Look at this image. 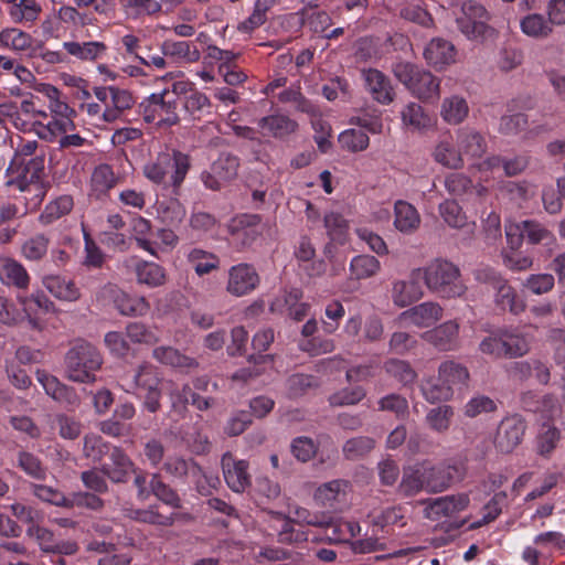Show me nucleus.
Segmentation results:
<instances>
[{
  "label": "nucleus",
  "instance_id": "nucleus-5",
  "mask_svg": "<svg viewBox=\"0 0 565 565\" xmlns=\"http://www.w3.org/2000/svg\"><path fill=\"white\" fill-rule=\"evenodd\" d=\"M102 364L100 352L95 345L84 340L77 341L65 356L67 377L73 382H95V373L102 367Z\"/></svg>",
  "mask_w": 565,
  "mask_h": 565
},
{
  "label": "nucleus",
  "instance_id": "nucleus-7",
  "mask_svg": "<svg viewBox=\"0 0 565 565\" xmlns=\"http://www.w3.org/2000/svg\"><path fill=\"white\" fill-rule=\"evenodd\" d=\"M297 522L282 513H273V519L277 523V536L280 543L299 544L302 542H318L320 537L310 530L305 529L306 525L324 526V522L316 514H311L305 508H297L295 511Z\"/></svg>",
  "mask_w": 565,
  "mask_h": 565
},
{
  "label": "nucleus",
  "instance_id": "nucleus-1",
  "mask_svg": "<svg viewBox=\"0 0 565 565\" xmlns=\"http://www.w3.org/2000/svg\"><path fill=\"white\" fill-rule=\"evenodd\" d=\"M43 172V157L28 160L13 157L7 169L6 186L14 188L23 193V215L36 211L46 195V188L42 181Z\"/></svg>",
  "mask_w": 565,
  "mask_h": 565
},
{
  "label": "nucleus",
  "instance_id": "nucleus-3",
  "mask_svg": "<svg viewBox=\"0 0 565 565\" xmlns=\"http://www.w3.org/2000/svg\"><path fill=\"white\" fill-rule=\"evenodd\" d=\"M186 85L177 84L148 96L141 104V114L146 122L169 128L180 122V94Z\"/></svg>",
  "mask_w": 565,
  "mask_h": 565
},
{
  "label": "nucleus",
  "instance_id": "nucleus-55",
  "mask_svg": "<svg viewBox=\"0 0 565 565\" xmlns=\"http://www.w3.org/2000/svg\"><path fill=\"white\" fill-rule=\"evenodd\" d=\"M504 358H520L530 351V343L525 335L515 330H502Z\"/></svg>",
  "mask_w": 565,
  "mask_h": 565
},
{
  "label": "nucleus",
  "instance_id": "nucleus-62",
  "mask_svg": "<svg viewBox=\"0 0 565 565\" xmlns=\"http://www.w3.org/2000/svg\"><path fill=\"white\" fill-rule=\"evenodd\" d=\"M338 141L342 149L350 152L364 151L370 145L367 134L361 129L350 128L339 135Z\"/></svg>",
  "mask_w": 565,
  "mask_h": 565
},
{
  "label": "nucleus",
  "instance_id": "nucleus-38",
  "mask_svg": "<svg viewBox=\"0 0 565 565\" xmlns=\"http://www.w3.org/2000/svg\"><path fill=\"white\" fill-rule=\"evenodd\" d=\"M177 84L186 85L184 89L185 92L180 94V105H183L185 113L191 116H195L210 107L209 97L204 93L198 90L192 82L177 81Z\"/></svg>",
  "mask_w": 565,
  "mask_h": 565
},
{
  "label": "nucleus",
  "instance_id": "nucleus-15",
  "mask_svg": "<svg viewBox=\"0 0 565 565\" xmlns=\"http://www.w3.org/2000/svg\"><path fill=\"white\" fill-rule=\"evenodd\" d=\"M262 217L258 214H241L228 224L231 242L239 248L250 246L260 235Z\"/></svg>",
  "mask_w": 565,
  "mask_h": 565
},
{
  "label": "nucleus",
  "instance_id": "nucleus-56",
  "mask_svg": "<svg viewBox=\"0 0 565 565\" xmlns=\"http://www.w3.org/2000/svg\"><path fill=\"white\" fill-rule=\"evenodd\" d=\"M383 369L388 376L404 386L412 385L417 379L415 370L404 360L388 359L384 362Z\"/></svg>",
  "mask_w": 565,
  "mask_h": 565
},
{
  "label": "nucleus",
  "instance_id": "nucleus-22",
  "mask_svg": "<svg viewBox=\"0 0 565 565\" xmlns=\"http://www.w3.org/2000/svg\"><path fill=\"white\" fill-rule=\"evenodd\" d=\"M422 278V268L412 270L409 279L395 280L392 287V299L395 306L405 308L417 301L423 296L419 279Z\"/></svg>",
  "mask_w": 565,
  "mask_h": 565
},
{
  "label": "nucleus",
  "instance_id": "nucleus-12",
  "mask_svg": "<svg viewBox=\"0 0 565 565\" xmlns=\"http://www.w3.org/2000/svg\"><path fill=\"white\" fill-rule=\"evenodd\" d=\"M96 99L104 106V122H113L135 104L130 92L117 86H96L93 88Z\"/></svg>",
  "mask_w": 565,
  "mask_h": 565
},
{
  "label": "nucleus",
  "instance_id": "nucleus-34",
  "mask_svg": "<svg viewBox=\"0 0 565 565\" xmlns=\"http://www.w3.org/2000/svg\"><path fill=\"white\" fill-rule=\"evenodd\" d=\"M196 461L193 458H184L182 456H168L161 467L169 477L180 483L185 484L190 477H193Z\"/></svg>",
  "mask_w": 565,
  "mask_h": 565
},
{
  "label": "nucleus",
  "instance_id": "nucleus-44",
  "mask_svg": "<svg viewBox=\"0 0 565 565\" xmlns=\"http://www.w3.org/2000/svg\"><path fill=\"white\" fill-rule=\"evenodd\" d=\"M1 33V49H8L13 52L31 51L33 38L30 33L15 28H4Z\"/></svg>",
  "mask_w": 565,
  "mask_h": 565
},
{
  "label": "nucleus",
  "instance_id": "nucleus-19",
  "mask_svg": "<svg viewBox=\"0 0 565 565\" xmlns=\"http://www.w3.org/2000/svg\"><path fill=\"white\" fill-rule=\"evenodd\" d=\"M259 282V276L253 265L242 263L228 270L227 291L241 297L253 291Z\"/></svg>",
  "mask_w": 565,
  "mask_h": 565
},
{
  "label": "nucleus",
  "instance_id": "nucleus-2",
  "mask_svg": "<svg viewBox=\"0 0 565 565\" xmlns=\"http://www.w3.org/2000/svg\"><path fill=\"white\" fill-rule=\"evenodd\" d=\"M191 168L189 154L179 150L160 152L153 160L143 166V175L152 183L171 189L179 195L180 188Z\"/></svg>",
  "mask_w": 565,
  "mask_h": 565
},
{
  "label": "nucleus",
  "instance_id": "nucleus-41",
  "mask_svg": "<svg viewBox=\"0 0 565 565\" xmlns=\"http://www.w3.org/2000/svg\"><path fill=\"white\" fill-rule=\"evenodd\" d=\"M73 207L74 200L72 195H60L45 205L44 210L40 214V222L44 225H50L61 217L70 214Z\"/></svg>",
  "mask_w": 565,
  "mask_h": 565
},
{
  "label": "nucleus",
  "instance_id": "nucleus-48",
  "mask_svg": "<svg viewBox=\"0 0 565 565\" xmlns=\"http://www.w3.org/2000/svg\"><path fill=\"white\" fill-rule=\"evenodd\" d=\"M49 245L50 237L44 233H36L22 243L21 256L29 262H41L47 255Z\"/></svg>",
  "mask_w": 565,
  "mask_h": 565
},
{
  "label": "nucleus",
  "instance_id": "nucleus-28",
  "mask_svg": "<svg viewBox=\"0 0 565 565\" xmlns=\"http://www.w3.org/2000/svg\"><path fill=\"white\" fill-rule=\"evenodd\" d=\"M152 358L163 365L184 373H189L199 366V362L194 358L185 355L172 347L161 345L154 348Z\"/></svg>",
  "mask_w": 565,
  "mask_h": 565
},
{
  "label": "nucleus",
  "instance_id": "nucleus-53",
  "mask_svg": "<svg viewBox=\"0 0 565 565\" xmlns=\"http://www.w3.org/2000/svg\"><path fill=\"white\" fill-rule=\"evenodd\" d=\"M436 162L449 169H459L463 164L460 150H457L451 139L440 140L434 150Z\"/></svg>",
  "mask_w": 565,
  "mask_h": 565
},
{
  "label": "nucleus",
  "instance_id": "nucleus-59",
  "mask_svg": "<svg viewBox=\"0 0 565 565\" xmlns=\"http://www.w3.org/2000/svg\"><path fill=\"white\" fill-rule=\"evenodd\" d=\"M381 268L379 259L371 255H358L351 259L350 274L358 280L370 278Z\"/></svg>",
  "mask_w": 565,
  "mask_h": 565
},
{
  "label": "nucleus",
  "instance_id": "nucleus-40",
  "mask_svg": "<svg viewBox=\"0 0 565 565\" xmlns=\"http://www.w3.org/2000/svg\"><path fill=\"white\" fill-rule=\"evenodd\" d=\"M63 47L66 52L82 61L93 62L105 55L107 46L103 42H64Z\"/></svg>",
  "mask_w": 565,
  "mask_h": 565
},
{
  "label": "nucleus",
  "instance_id": "nucleus-17",
  "mask_svg": "<svg viewBox=\"0 0 565 565\" xmlns=\"http://www.w3.org/2000/svg\"><path fill=\"white\" fill-rule=\"evenodd\" d=\"M221 465L225 482L232 491L243 493L250 487L252 480L246 460H238L231 452H226L222 456Z\"/></svg>",
  "mask_w": 565,
  "mask_h": 565
},
{
  "label": "nucleus",
  "instance_id": "nucleus-46",
  "mask_svg": "<svg viewBox=\"0 0 565 565\" xmlns=\"http://www.w3.org/2000/svg\"><path fill=\"white\" fill-rule=\"evenodd\" d=\"M495 290V303L502 310H509L515 316L524 311V300L518 296L514 288L510 286L507 280L500 282Z\"/></svg>",
  "mask_w": 565,
  "mask_h": 565
},
{
  "label": "nucleus",
  "instance_id": "nucleus-47",
  "mask_svg": "<svg viewBox=\"0 0 565 565\" xmlns=\"http://www.w3.org/2000/svg\"><path fill=\"white\" fill-rule=\"evenodd\" d=\"M524 238L530 244H543L552 250L556 246V238L541 223L532 220H526L520 223Z\"/></svg>",
  "mask_w": 565,
  "mask_h": 565
},
{
  "label": "nucleus",
  "instance_id": "nucleus-50",
  "mask_svg": "<svg viewBox=\"0 0 565 565\" xmlns=\"http://www.w3.org/2000/svg\"><path fill=\"white\" fill-rule=\"evenodd\" d=\"M439 379L445 381L451 388L466 385L469 380L468 369L454 360L443 362L438 367Z\"/></svg>",
  "mask_w": 565,
  "mask_h": 565
},
{
  "label": "nucleus",
  "instance_id": "nucleus-8",
  "mask_svg": "<svg viewBox=\"0 0 565 565\" xmlns=\"http://www.w3.org/2000/svg\"><path fill=\"white\" fill-rule=\"evenodd\" d=\"M394 74L417 98L433 100L439 97L440 81L429 71L408 62H401L394 66Z\"/></svg>",
  "mask_w": 565,
  "mask_h": 565
},
{
  "label": "nucleus",
  "instance_id": "nucleus-61",
  "mask_svg": "<svg viewBox=\"0 0 565 565\" xmlns=\"http://www.w3.org/2000/svg\"><path fill=\"white\" fill-rule=\"evenodd\" d=\"M454 414L450 405H440L428 411L426 423L431 430L443 434L449 429Z\"/></svg>",
  "mask_w": 565,
  "mask_h": 565
},
{
  "label": "nucleus",
  "instance_id": "nucleus-54",
  "mask_svg": "<svg viewBox=\"0 0 565 565\" xmlns=\"http://www.w3.org/2000/svg\"><path fill=\"white\" fill-rule=\"evenodd\" d=\"M186 258L199 276L206 275L217 269L220 265V258L215 254L201 248H192L188 253Z\"/></svg>",
  "mask_w": 565,
  "mask_h": 565
},
{
  "label": "nucleus",
  "instance_id": "nucleus-16",
  "mask_svg": "<svg viewBox=\"0 0 565 565\" xmlns=\"http://www.w3.org/2000/svg\"><path fill=\"white\" fill-rule=\"evenodd\" d=\"M424 503L426 504L424 510L425 516L433 521H439L443 518H452L466 510L470 499L466 493H458L428 499Z\"/></svg>",
  "mask_w": 565,
  "mask_h": 565
},
{
  "label": "nucleus",
  "instance_id": "nucleus-18",
  "mask_svg": "<svg viewBox=\"0 0 565 565\" xmlns=\"http://www.w3.org/2000/svg\"><path fill=\"white\" fill-rule=\"evenodd\" d=\"M365 90L373 100L381 105H390L395 98L391 78L376 68L362 71Z\"/></svg>",
  "mask_w": 565,
  "mask_h": 565
},
{
  "label": "nucleus",
  "instance_id": "nucleus-37",
  "mask_svg": "<svg viewBox=\"0 0 565 565\" xmlns=\"http://www.w3.org/2000/svg\"><path fill=\"white\" fill-rule=\"evenodd\" d=\"M457 143L461 156L480 158L487 151L484 137L473 129H460L457 134Z\"/></svg>",
  "mask_w": 565,
  "mask_h": 565
},
{
  "label": "nucleus",
  "instance_id": "nucleus-42",
  "mask_svg": "<svg viewBox=\"0 0 565 565\" xmlns=\"http://www.w3.org/2000/svg\"><path fill=\"white\" fill-rule=\"evenodd\" d=\"M395 211V227L402 233H412L420 223V217L417 210L405 201H397L394 206Z\"/></svg>",
  "mask_w": 565,
  "mask_h": 565
},
{
  "label": "nucleus",
  "instance_id": "nucleus-49",
  "mask_svg": "<svg viewBox=\"0 0 565 565\" xmlns=\"http://www.w3.org/2000/svg\"><path fill=\"white\" fill-rule=\"evenodd\" d=\"M137 281L151 288L162 286L166 282V270L160 265L140 260L135 267Z\"/></svg>",
  "mask_w": 565,
  "mask_h": 565
},
{
  "label": "nucleus",
  "instance_id": "nucleus-21",
  "mask_svg": "<svg viewBox=\"0 0 565 565\" xmlns=\"http://www.w3.org/2000/svg\"><path fill=\"white\" fill-rule=\"evenodd\" d=\"M38 382L43 386L45 393L55 402L66 406H76L79 397L76 391L58 381V379L44 370H38L35 373Z\"/></svg>",
  "mask_w": 565,
  "mask_h": 565
},
{
  "label": "nucleus",
  "instance_id": "nucleus-57",
  "mask_svg": "<svg viewBox=\"0 0 565 565\" xmlns=\"http://www.w3.org/2000/svg\"><path fill=\"white\" fill-rule=\"evenodd\" d=\"M17 467L35 480H45L47 469L34 454L20 450L17 454Z\"/></svg>",
  "mask_w": 565,
  "mask_h": 565
},
{
  "label": "nucleus",
  "instance_id": "nucleus-63",
  "mask_svg": "<svg viewBox=\"0 0 565 565\" xmlns=\"http://www.w3.org/2000/svg\"><path fill=\"white\" fill-rule=\"evenodd\" d=\"M347 487L348 482L344 480H332L323 483L317 489L315 499L321 505L332 508L334 502L339 501L340 495L344 494Z\"/></svg>",
  "mask_w": 565,
  "mask_h": 565
},
{
  "label": "nucleus",
  "instance_id": "nucleus-58",
  "mask_svg": "<svg viewBox=\"0 0 565 565\" xmlns=\"http://www.w3.org/2000/svg\"><path fill=\"white\" fill-rule=\"evenodd\" d=\"M319 385V379L311 374L296 373L286 381V390L290 398L300 397Z\"/></svg>",
  "mask_w": 565,
  "mask_h": 565
},
{
  "label": "nucleus",
  "instance_id": "nucleus-45",
  "mask_svg": "<svg viewBox=\"0 0 565 565\" xmlns=\"http://www.w3.org/2000/svg\"><path fill=\"white\" fill-rule=\"evenodd\" d=\"M158 217L162 223L177 227L185 217L186 211L177 198H170L157 202Z\"/></svg>",
  "mask_w": 565,
  "mask_h": 565
},
{
  "label": "nucleus",
  "instance_id": "nucleus-25",
  "mask_svg": "<svg viewBox=\"0 0 565 565\" xmlns=\"http://www.w3.org/2000/svg\"><path fill=\"white\" fill-rule=\"evenodd\" d=\"M458 334L459 324L450 320L426 331L423 338L439 351H451L458 347Z\"/></svg>",
  "mask_w": 565,
  "mask_h": 565
},
{
  "label": "nucleus",
  "instance_id": "nucleus-29",
  "mask_svg": "<svg viewBox=\"0 0 565 565\" xmlns=\"http://www.w3.org/2000/svg\"><path fill=\"white\" fill-rule=\"evenodd\" d=\"M258 126L265 136L276 139H284L294 134L298 128L297 121L284 114L265 116L258 120Z\"/></svg>",
  "mask_w": 565,
  "mask_h": 565
},
{
  "label": "nucleus",
  "instance_id": "nucleus-11",
  "mask_svg": "<svg viewBox=\"0 0 565 565\" xmlns=\"http://www.w3.org/2000/svg\"><path fill=\"white\" fill-rule=\"evenodd\" d=\"M46 96L49 98L50 113H46L44 125L51 128V136L47 137V141H54L60 135L74 129L73 117L75 116V110L61 99V93L56 87L49 85L46 87Z\"/></svg>",
  "mask_w": 565,
  "mask_h": 565
},
{
  "label": "nucleus",
  "instance_id": "nucleus-51",
  "mask_svg": "<svg viewBox=\"0 0 565 565\" xmlns=\"http://www.w3.org/2000/svg\"><path fill=\"white\" fill-rule=\"evenodd\" d=\"M420 391L424 398L431 404L448 401L454 394V388L441 381L439 376L424 380L420 384Z\"/></svg>",
  "mask_w": 565,
  "mask_h": 565
},
{
  "label": "nucleus",
  "instance_id": "nucleus-33",
  "mask_svg": "<svg viewBox=\"0 0 565 565\" xmlns=\"http://www.w3.org/2000/svg\"><path fill=\"white\" fill-rule=\"evenodd\" d=\"M562 440V431L551 423H544L535 437V451L539 456L550 459Z\"/></svg>",
  "mask_w": 565,
  "mask_h": 565
},
{
  "label": "nucleus",
  "instance_id": "nucleus-64",
  "mask_svg": "<svg viewBox=\"0 0 565 565\" xmlns=\"http://www.w3.org/2000/svg\"><path fill=\"white\" fill-rule=\"evenodd\" d=\"M375 447V440L369 436H358L348 439L342 452L348 460H358L366 456Z\"/></svg>",
  "mask_w": 565,
  "mask_h": 565
},
{
  "label": "nucleus",
  "instance_id": "nucleus-14",
  "mask_svg": "<svg viewBox=\"0 0 565 565\" xmlns=\"http://www.w3.org/2000/svg\"><path fill=\"white\" fill-rule=\"evenodd\" d=\"M239 160L230 152H222L218 158L213 161L210 170L203 171L201 180L205 188L217 191L223 184L233 180L237 175Z\"/></svg>",
  "mask_w": 565,
  "mask_h": 565
},
{
  "label": "nucleus",
  "instance_id": "nucleus-23",
  "mask_svg": "<svg viewBox=\"0 0 565 565\" xmlns=\"http://www.w3.org/2000/svg\"><path fill=\"white\" fill-rule=\"evenodd\" d=\"M109 461L102 465L104 473L114 483H126L136 472V467L128 455L120 448L114 447L108 457Z\"/></svg>",
  "mask_w": 565,
  "mask_h": 565
},
{
  "label": "nucleus",
  "instance_id": "nucleus-6",
  "mask_svg": "<svg viewBox=\"0 0 565 565\" xmlns=\"http://www.w3.org/2000/svg\"><path fill=\"white\" fill-rule=\"evenodd\" d=\"M0 114L9 117L11 124L22 132H34L39 138L46 140L51 136V128L45 127L46 111L36 107L33 97L17 103L0 105Z\"/></svg>",
  "mask_w": 565,
  "mask_h": 565
},
{
  "label": "nucleus",
  "instance_id": "nucleus-30",
  "mask_svg": "<svg viewBox=\"0 0 565 565\" xmlns=\"http://www.w3.org/2000/svg\"><path fill=\"white\" fill-rule=\"evenodd\" d=\"M427 63L441 70L446 65L455 62L456 49L454 44L444 39H433L424 51Z\"/></svg>",
  "mask_w": 565,
  "mask_h": 565
},
{
  "label": "nucleus",
  "instance_id": "nucleus-60",
  "mask_svg": "<svg viewBox=\"0 0 565 565\" xmlns=\"http://www.w3.org/2000/svg\"><path fill=\"white\" fill-rule=\"evenodd\" d=\"M194 469V476L190 477L185 484L193 487L201 495H211L220 486V478L215 475L204 472L199 463H196Z\"/></svg>",
  "mask_w": 565,
  "mask_h": 565
},
{
  "label": "nucleus",
  "instance_id": "nucleus-35",
  "mask_svg": "<svg viewBox=\"0 0 565 565\" xmlns=\"http://www.w3.org/2000/svg\"><path fill=\"white\" fill-rule=\"evenodd\" d=\"M397 490L399 495L403 498H413L422 491H426L423 467L420 463L404 468Z\"/></svg>",
  "mask_w": 565,
  "mask_h": 565
},
{
  "label": "nucleus",
  "instance_id": "nucleus-36",
  "mask_svg": "<svg viewBox=\"0 0 565 565\" xmlns=\"http://www.w3.org/2000/svg\"><path fill=\"white\" fill-rule=\"evenodd\" d=\"M42 11L40 3L36 0H18L8 6L7 13L11 21L15 24H32L34 23Z\"/></svg>",
  "mask_w": 565,
  "mask_h": 565
},
{
  "label": "nucleus",
  "instance_id": "nucleus-32",
  "mask_svg": "<svg viewBox=\"0 0 565 565\" xmlns=\"http://www.w3.org/2000/svg\"><path fill=\"white\" fill-rule=\"evenodd\" d=\"M42 284L55 298L64 301H76L81 297L79 289L74 281L61 275H45Z\"/></svg>",
  "mask_w": 565,
  "mask_h": 565
},
{
  "label": "nucleus",
  "instance_id": "nucleus-9",
  "mask_svg": "<svg viewBox=\"0 0 565 565\" xmlns=\"http://www.w3.org/2000/svg\"><path fill=\"white\" fill-rule=\"evenodd\" d=\"M461 12L456 22L468 40L483 42L493 36L494 29L488 24L490 14L482 4L475 0L465 1Z\"/></svg>",
  "mask_w": 565,
  "mask_h": 565
},
{
  "label": "nucleus",
  "instance_id": "nucleus-43",
  "mask_svg": "<svg viewBox=\"0 0 565 565\" xmlns=\"http://www.w3.org/2000/svg\"><path fill=\"white\" fill-rule=\"evenodd\" d=\"M383 111L373 106H366L352 116L349 120L351 125L359 126L367 132L377 135L383 131Z\"/></svg>",
  "mask_w": 565,
  "mask_h": 565
},
{
  "label": "nucleus",
  "instance_id": "nucleus-26",
  "mask_svg": "<svg viewBox=\"0 0 565 565\" xmlns=\"http://www.w3.org/2000/svg\"><path fill=\"white\" fill-rule=\"evenodd\" d=\"M104 291L114 296L115 307L122 316H145L150 309V305L145 297L117 290L113 285L105 286Z\"/></svg>",
  "mask_w": 565,
  "mask_h": 565
},
{
  "label": "nucleus",
  "instance_id": "nucleus-27",
  "mask_svg": "<svg viewBox=\"0 0 565 565\" xmlns=\"http://www.w3.org/2000/svg\"><path fill=\"white\" fill-rule=\"evenodd\" d=\"M427 493L443 492L450 487L452 482V471L456 469L445 465L420 463Z\"/></svg>",
  "mask_w": 565,
  "mask_h": 565
},
{
  "label": "nucleus",
  "instance_id": "nucleus-13",
  "mask_svg": "<svg viewBox=\"0 0 565 565\" xmlns=\"http://www.w3.org/2000/svg\"><path fill=\"white\" fill-rule=\"evenodd\" d=\"M527 423L520 414H511L501 419L494 435V447L501 454L512 452L523 440Z\"/></svg>",
  "mask_w": 565,
  "mask_h": 565
},
{
  "label": "nucleus",
  "instance_id": "nucleus-39",
  "mask_svg": "<svg viewBox=\"0 0 565 565\" xmlns=\"http://www.w3.org/2000/svg\"><path fill=\"white\" fill-rule=\"evenodd\" d=\"M520 29L523 34L536 40L547 39L553 33L547 18L541 13H529L521 18Z\"/></svg>",
  "mask_w": 565,
  "mask_h": 565
},
{
  "label": "nucleus",
  "instance_id": "nucleus-31",
  "mask_svg": "<svg viewBox=\"0 0 565 565\" xmlns=\"http://www.w3.org/2000/svg\"><path fill=\"white\" fill-rule=\"evenodd\" d=\"M441 316L443 308L437 302L426 301L404 311L401 318L423 328L434 324Z\"/></svg>",
  "mask_w": 565,
  "mask_h": 565
},
{
  "label": "nucleus",
  "instance_id": "nucleus-20",
  "mask_svg": "<svg viewBox=\"0 0 565 565\" xmlns=\"http://www.w3.org/2000/svg\"><path fill=\"white\" fill-rule=\"evenodd\" d=\"M0 281L3 286L17 290H28L31 276L25 266L11 256H0Z\"/></svg>",
  "mask_w": 565,
  "mask_h": 565
},
{
  "label": "nucleus",
  "instance_id": "nucleus-24",
  "mask_svg": "<svg viewBox=\"0 0 565 565\" xmlns=\"http://www.w3.org/2000/svg\"><path fill=\"white\" fill-rule=\"evenodd\" d=\"M161 53L171 64H191L200 60L201 53L195 44L189 41L164 40L160 45Z\"/></svg>",
  "mask_w": 565,
  "mask_h": 565
},
{
  "label": "nucleus",
  "instance_id": "nucleus-10",
  "mask_svg": "<svg viewBox=\"0 0 565 565\" xmlns=\"http://www.w3.org/2000/svg\"><path fill=\"white\" fill-rule=\"evenodd\" d=\"M161 382L158 369L149 363L139 365L132 376L130 388L142 398L143 408L149 413L154 414L161 408Z\"/></svg>",
  "mask_w": 565,
  "mask_h": 565
},
{
  "label": "nucleus",
  "instance_id": "nucleus-52",
  "mask_svg": "<svg viewBox=\"0 0 565 565\" xmlns=\"http://www.w3.org/2000/svg\"><path fill=\"white\" fill-rule=\"evenodd\" d=\"M469 107L465 98L460 96H451L445 98L441 105V117L450 125L462 122L468 116Z\"/></svg>",
  "mask_w": 565,
  "mask_h": 565
},
{
  "label": "nucleus",
  "instance_id": "nucleus-4",
  "mask_svg": "<svg viewBox=\"0 0 565 565\" xmlns=\"http://www.w3.org/2000/svg\"><path fill=\"white\" fill-rule=\"evenodd\" d=\"M426 287L440 298H460L467 291L458 266L445 259H435L422 268Z\"/></svg>",
  "mask_w": 565,
  "mask_h": 565
}]
</instances>
